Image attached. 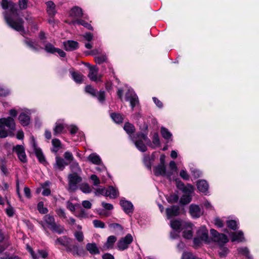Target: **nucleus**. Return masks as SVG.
<instances>
[{
    "label": "nucleus",
    "mask_w": 259,
    "mask_h": 259,
    "mask_svg": "<svg viewBox=\"0 0 259 259\" xmlns=\"http://www.w3.org/2000/svg\"><path fill=\"white\" fill-rule=\"evenodd\" d=\"M2 6L4 9L7 10L4 14V17L8 25L17 31L24 32V21L20 16L16 5L7 0H2Z\"/></svg>",
    "instance_id": "nucleus-1"
},
{
    "label": "nucleus",
    "mask_w": 259,
    "mask_h": 259,
    "mask_svg": "<svg viewBox=\"0 0 259 259\" xmlns=\"http://www.w3.org/2000/svg\"><path fill=\"white\" fill-rule=\"evenodd\" d=\"M15 120L11 117L0 118V138H5L8 136H13V132L15 130Z\"/></svg>",
    "instance_id": "nucleus-2"
},
{
    "label": "nucleus",
    "mask_w": 259,
    "mask_h": 259,
    "mask_svg": "<svg viewBox=\"0 0 259 259\" xmlns=\"http://www.w3.org/2000/svg\"><path fill=\"white\" fill-rule=\"evenodd\" d=\"M210 234L213 240L219 245V253L221 257H225L228 253V249L224 246V244L229 241L228 237L223 234L219 233L214 229L210 230Z\"/></svg>",
    "instance_id": "nucleus-3"
},
{
    "label": "nucleus",
    "mask_w": 259,
    "mask_h": 259,
    "mask_svg": "<svg viewBox=\"0 0 259 259\" xmlns=\"http://www.w3.org/2000/svg\"><path fill=\"white\" fill-rule=\"evenodd\" d=\"M40 224L45 230L48 228L58 234L63 232L64 228L60 225H57L55 223L54 218L50 214L44 216L43 221H40Z\"/></svg>",
    "instance_id": "nucleus-4"
},
{
    "label": "nucleus",
    "mask_w": 259,
    "mask_h": 259,
    "mask_svg": "<svg viewBox=\"0 0 259 259\" xmlns=\"http://www.w3.org/2000/svg\"><path fill=\"white\" fill-rule=\"evenodd\" d=\"M135 146L141 152L147 150L146 145L150 144V141L146 135L141 133L137 135V139L134 140Z\"/></svg>",
    "instance_id": "nucleus-5"
},
{
    "label": "nucleus",
    "mask_w": 259,
    "mask_h": 259,
    "mask_svg": "<svg viewBox=\"0 0 259 259\" xmlns=\"http://www.w3.org/2000/svg\"><path fill=\"white\" fill-rule=\"evenodd\" d=\"M68 190L75 191L78 189V184L82 181V178L77 174H71L68 175Z\"/></svg>",
    "instance_id": "nucleus-6"
},
{
    "label": "nucleus",
    "mask_w": 259,
    "mask_h": 259,
    "mask_svg": "<svg viewBox=\"0 0 259 259\" xmlns=\"http://www.w3.org/2000/svg\"><path fill=\"white\" fill-rule=\"evenodd\" d=\"M30 145L33 151L35 153V155L38 160L41 163L46 162L45 156L41 151V150L37 147L35 139L33 136L30 138Z\"/></svg>",
    "instance_id": "nucleus-7"
},
{
    "label": "nucleus",
    "mask_w": 259,
    "mask_h": 259,
    "mask_svg": "<svg viewBox=\"0 0 259 259\" xmlns=\"http://www.w3.org/2000/svg\"><path fill=\"white\" fill-rule=\"evenodd\" d=\"M133 240V238L131 234H127L125 237L119 240L117 244L118 248L120 250H124L127 249Z\"/></svg>",
    "instance_id": "nucleus-8"
},
{
    "label": "nucleus",
    "mask_w": 259,
    "mask_h": 259,
    "mask_svg": "<svg viewBox=\"0 0 259 259\" xmlns=\"http://www.w3.org/2000/svg\"><path fill=\"white\" fill-rule=\"evenodd\" d=\"M89 73L88 77L90 79L94 81H101L102 75L98 74V69L95 66H90L89 67Z\"/></svg>",
    "instance_id": "nucleus-9"
},
{
    "label": "nucleus",
    "mask_w": 259,
    "mask_h": 259,
    "mask_svg": "<svg viewBox=\"0 0 259 259\" xmlns=\"http://www.w3.org/2000/svg\"><path fill=\"white\" fill-rule=\"evenodd\" d=\"M186 226L190 228V223H186L179 220H172L170 222L171 227L175 231L180 233L181 230L184 229Z\"/></svg>",
    "instance_id": "nucleus-10"
},
{
    "label": "nucleus",
    "mask_w": 259,
    "mask_h": 259,
    "mask_svg": "<svg viewBox=\"0 0 259 259\" xmlns=\"http://www.w3.org/2000/svg\"><path fill=\"white\" fill-rule=\"evenodd\" d=\"M125 99L126 101H130L132 109L139 103L138 97L132 90H129L126 94Z\"/></svg>",
    "instance_id": "nucleus-11"
},
{
    "label": "nucleus",
    "mask_w": 259,
    "mask_h": 259,
    "mask_svg": "<svg viewBox=\"0 0 259 259\" xmlns=\"http://www.w3.org/2000/svg\"><path fill=\"white\" fill-rule=\"evenodd\" d=\"M14 150L16 153L19 159L21 162L25 163L27 161V157L23 146L21 145H17L14 148Z\"/></svg>",
    "instance_id": "nucleus-12"
},
{
    "label": "nucleus",
    "mask_w": 259,
    "mask_h": 259,
    "mask_svg": "<svg viewBox=\"0 0 259 259\" xmlns=\"http://www.w3.org/2000/svg\"><path fill=\"white\" fill-rule=\"evenodd\" d=\"M189 212L193 218H198L203 214V211L200 207L196 204H191L189 206Z\"/></svg>",
    "instance_id": "nucleus-13"
},
{
    "label": "nucleus",
    "mask_w": 259,
    "mask_h": 259,
    "mask_svg": "<svg viewBox=\"0 0 259 259\" xmlns=\"http://www.w3.org/2000/svg\"><path fill=\"white\" fill-rule=\"evenodd\" d=\"M154 172L157 176H167L170 177L172 172H166L165 164H159L155 167Z\"/></svg>",
    "instance_id": "nucleus-14"
},
{
    "label": "nucleus",
    "mask_w": 259,
    "mask_h": 259,
    "mask_svg": "<svg viewBox=\"0 0 259 259\" xmlns=\"http://www.w3.org/2000/svg\"><path fill=\"white\" fill-rule=\"evenodd\" d=\"M120 204L125 213L128 214L133 212V205L130 201L122 199L120 200Z\"/></svg>",
    "instance_id": "nucleus-15"
},
{
    "label": "nucleus",
    "mask_w": 259,
    "mask_h": 259,
    "mask_svg": "<svg viewBox=\"0 0 259 259\" xmlns=\"http://www.w3.org/2000/svg\"><path fill=\"white\" fill-rule=\"evenodd\" d=\"M180 208L179 206L173 205L170 207L166 209L167 218L169 219L171 217L177 216L179 214Z\"/></svg>",
    "instance_id": "nucleus-16"
},
{
    "label": "nucleus",
    "mask_w": 259,
    "mask_h": 259,
    "mask_svg": "<svg viewBox=\"0 0 259 259\" xmlns=\"http://www.w3.org/2000/svg\"><path fill=\"white\" fill-rule=\"evenodd\" d=\"M72 239L67 236H62L57 238L55 241L56 245H61L65 246L66 249L68 247L69 245L71 244Z\"/></svg>",
    "instance_id": "nucleus-17"
},
{
    "label": "nucleus",
    "mask_w": 259,
    "mask_h": 259,
    "mask_svg": "<svg viewBox=\"0 0 259 259\" xmlns=\"http://www.w3.org/2000/svg\"><path fill=\"white\" fill-rule=\"evenodd\" d=\"M197 237L201 240L205 242L208 241V231L206 227L202 226L197 232Z\"/></svg>",
    "instance_id": "nucleus-18"
},
{
    "label": "nucleus",
    "mask_w": 259,
    "mask_h": 259,
    "mask_svg": "<svg viewBox=\"0 0 259 259\" xmlns=\"http://www.w3.org/2000/svg\"><path fill=\"white\" fill-rule=\"evenodd\" d=\"M197 187L198 190L206 195L208 192V184L205 180H199L197 183Z\"/></svg>",
    "instance_id": "nucleus-19"
},
{
    "label": "nucleus",
    "mask_w": 259,
    "mask_h": 259,
    "mask_svg": "<svg viewBox=\"0 0 259 259\" xmlns=\"http://www.w3.org/2000/svg\"><path fill=\"white\" fill-rule=\"evenodd\" d=\"M63 44L64 48L67 51H72L78 48V42L73 40H68L64 42Z\"/></svg>",
    "instance_id": "nucleus-20"
},
{
    "label": "nucleus",
    "mask_w": 259,
    "mask_h": 259,
    "mask_svg": "<svg viewBox=\"0 0 259 259\" xmlns=\"http://www.w3.org/2000/svg\"><path fill=\"white\" fill-rule=\"evenodd\" d=\"M116 238L114 236H110L107 238L106 242L103 246V250H108L113 248L114 243L116 241Z\"/></svg>",
    "instance_id": "nucleus-21"
},
{
    "label": "nucleus",
    "mask_w": 259,
    "mask_h": 259,
    "mask_svg": "<svg viewBox=\"0 0 259 259\" xmlns=\"http://www.w3.org/2000/svg\"><path fill=\"white\" fill-rule=\"evenodd\" d=\"M24 41L27 46L30 48L33 51H38L40 49H43L42 47L39 46L35 42L33 41L29 38H26Z\"/></svg>",
    "instance_id": "nucleus-22"
},
{
    "label": "nucleus",
    "mask_w": 259,
    "mask_h": 259,
    "mask_svg": "<svg viewBox=\"0 0 259 259\" xmlns=\"http://www.w3.org/2000/svg\"><path fill=\"white\" fill-rule=\"evenodd\" d=\"M88 160L92 163L96 165L102 164L100 157L96 153H92L88 157Z\"/></svg>",
    "instance_id": "nucleus-23"
},
{
    "label": "nucleus",
    "mask_w": 259,
    "mask_h": 259,
    "mask_svg": "<svg viewBox=\"0 0 259 259\" xmlns=\"http://www.w3.org/2000/svg\"><path fill=\"white\" fill-rule=\"evenodd\" d=\"M244 240L245 239L243 236V233L241 231L234 232L232 235L231 241L232 242L237 241L238 242H240L244 241Z\"/></svg>",
    "instance_id": "nucleus-24"
},
{
    "label": "nucleus",
    "mask_w": 259,
    "mask_h": 259,
    "mask_svg": "<svg viewBox=\"0 0 259 259\" xmlns=\"http://www.w3.org/2000/svg\"><path fill=\"white\" fill-rule=\"evenodd\" d=\"M88 251L92 254H97L100 253V251L97 245L95 243H88L86 245Z\"/></svg>",
    "instance_id": "nucleus-25"
},
{
    "label": "nucleus",
    "mask_w": 259,
    "mask_h": 259,
    "mask_svg": "<svg viewBox=\"0 0 259 259\" xmlns=\"http://www.w3.org/2000/svg\"><path fill=\"white\" fill-rule=\"evenodd\" d=\"M119 195V193L117 189L112 186H110L107 189L106 196L110 198H115Z\"/></svg>",
    "instance_id": "nucleus-26"
},
{
    "label": "nucleus",
    "mask_w": 259,
    "mask_h": 259,
    "mask_svg": "<svg viewBox=\"0 0 259 259\" xmlns=\"http://www.w3.org/2000/svg\"><path fill=\"white\" fill-rule=\"evenodd\" d=\"M21 124L23 126L27 125L30 122L29 116L24 113H21L18 117Z\"/></svg>",
    "instance_id": "nucleus-27"
},
{
    "label": "nucleus",
    "mask_w": 259,
    "mask_h": 259,
    "mask_svg": "<svg viewBox=\"0 0 259 259\" xmlns=\"http://www.w3.org/2000/svg\"><path fill=\"white\" fill-rule=\"evenodd\" d=\"M70 15L73 17H81L82 15V9L78 7L75 6L71 9Z\"/></svg>",
    "instance_id": "nucleus-28"
},
{
    "label": "nucleus",
    "mask_w": 259,
    "mask_h": 259,
    "mask_svg": "<svg viewBox=\"0 0 259 259\" xmlns=\"http://www.w3.org/2000/svg\"><path fill=\"white\" fill-rule=\"evenodd\" d=\"M66 165H67V164L65 163L63 159L58 156L56 157V164L55 165V168L56 169L62 170L64 168L65 166Z\"/></svg>",
    "instance_id": "nucleus-29"
},
{
    "label": "nucleus",
    "mask_w": 259,
    "mask_h": 259,
    "mask_svg": "<svg viewBox=\"0 0 259 259\" xmlns=\"http://www.w3.org/2000/svg\"><path fill=\"white\" fill-rule=\"evenodd\" d=\"M70 169L73 172L72 174H79L81 173V169L79 164L76 161H72L70 164Z\"/></svg>",
    "instance_id": "nucleus-30"
},
{
    "label": "nucleus",
    "mask_w": 259,
    "mask_h": 259,
    "mask_svg": "<svg viewBox=\"0 0 259 259\" xmlns=\"http://www.w3.org/2000/svg\"><path fill=\"white\" fill-rule=\"evenodd\" d=\"M47 5V11L50 16H53L56 13L55 5L51 1L48 2Z\"/></svg>",
    "instance_id": "nucleus-31"
},
{
    "label": "nucleus",
    "mask_w": 259,
    "mask_h": 259,
    "mask_svg": "<svg viewBox=\"0 0 259 259\" xmlns=\"http://www.w3.org/2000/svg\"><path fill=\"white\" fill-rule=\"evenodd\" d=\"M64 127V124L60 121H58L56 122L55 127L54 128V135L56 136L62 133Z\"/></svg>",
    "instance_id": "nucleus-32"
},
{
    "label": "nucleus",
    "mask_w": 259,
    "mask_h": 259,
    "mask_svg": "<svg viewBox=\"0 0 259 259\" xmlns=\"http://www.w3.org/2000/svg\"><path fill=\"white\" fill-rule=\"evenodd\" d=\"M71 74L72 77L76 83H80L82 82L84 77L82 74L79 72L75 71L71 72Z\"/></svg>",
    "instance_id": "nucleus-33"
},
{
    "label": "nucleus",
    "mask_w": 259,
    "mask_h": 259,
    "mask_svg": "<svg viewBox=\"0 0 259 259\" xmlns=\"http://www.w3.org/2000/svg\"><path fill=\"white\" fill-rule=\"evenodd\" d=\"M189 228L188 226L184 227V229H185L183 232V237L186 239H190L193 236L192 233V225L190 223V227Z\"/></svg>",
    "instance_id": "nucleus-34"
},
{
    "label": "nucleus",
    "mask_w": 259,
    "mask_h": 259,
    "mask_svg": "<svg viewBox=\"0 0 259 259\" xmlns=\"http://www.w3.org/2000/svg\"><path fill=\"white\" fill-rule=\"evenodd\" d=\"M52 143L53 145L52 151L54 153H57L61 147L60 141L58 139H53L52 141Z\"/></svg>",
    "instance_id": "nucleus-35"
},
{
    "label": "nucleus",
    "mask_w": 259,
    "mask_h": 259,
    "mask_svg": "<svg viewBox=\"0 0 259 259\" xmlns=\"http://www.w3.org/2000/svg\"><path fill=\"white\" fill-rule=\"evenodd\" d=\"M66 250L67 251L72 252V253L73 255H80V253L79 251L78 246L75 244L71 245V244H70V245H69L68 247H67Z\"/></svg>",
    "instance_id": "nucleus-36"
},
{
    "label": "nucleus",
    "mask_w": 259,
    "mask_h": 259,
    "mask_svg": "<svg viewBox=\"0 0 259 259\" xmlns=\"http://www.w3.org/2000/svg\"><path fill=\"white\" fill-rule=\"evenodd\" d=\"M111 117L117 123L122 122L123 120V116L119 113H112L111 114Z\"/></svg>",
    "instance_id": "nucleus-37"
},
{
    "label": "nucleus",
    "mask_w": 259,
    "mask_h": 259,
    "mask_svg": "<svg viewBox=\"0 0 259 259\" xmlns=\"http://www.w3.org/2000/svg\"><path fill=\"white\" fill-rule=\"evenodd\" d=\"M79 189L84 193H90L92 191V189L90 185L87 183H82L79 186Z\"/></svg>",
    "instance_id": "nucleus-38"
},
{
    "label": "nucleus",
    "mask_w": 259,
    "mask_h": 259,
    "mask_svg": "<svg viewBox=\"0 0 259 259\" xmlns=\"http://www.w3.org/2000/svg\"><path fill=\"white\" fill-rule=\"evenodd\" d=\"M107 189L105 187H100L97 188H94V193L96 196L100 195L106 196Z\"/></svg>",
    "instance_id": "nucleus-39"
},
{
    "label": "nucleus",
    "mask_w": 259,
    "mask_h": 259,
    "mask_svg": "<svg viewBox=\"0 0 259 259\" xmlns=\"http://www.w3.org/2000/svg\"><path fill=\"white\" fill-rule=\"evenodd\" d=\"M66 207L71 212H74L76 208L80 207V205L78 203L73 204L70 200H68L66 202Z\"/></svg>",
    "instance_id": "nucleus-40"
},
{
    "label": "nucleus",
    "mask_w": 259,
    "mask_h": 259,
    "mask_svg": "<svg viewBox=\"0 0 259 259\" xmlns=\"http://www.w3.org/2000/svg\"><path fill=\"white\" fill-rule=\"evenodd\" d=\"M73 23L78 24V25H81L89 30L93 29V27L91 26V25L90 24H89L88 22H86L85 21H84L83 20H81V19L77 20L76 21L73 22Z\"/></svg>",
    "instance_id": "nucleus-41"
},
{
    "label": "nucleus",
    "mask_w": 259,
    "mask_h": 259,
    "mask_svg": "<svg viewBox=\"0 0 259 259\" xmlns=\"http://www.w3.org/2000/svg\"><path fill=\"white\" fill-rule=\"evenodd\" d=\"M194 187L191 184H187L184 186V188L182 190L184 194L191 195L194 192Z\"/></svg>",
    "instance_id": "nucleus-42"
},
{
    "label": "nucleus",
    "mask_w": 259,
    "mask_h": 259,
    "mask_svg": "<svg viewBox=\"0 0 259 259\" xmlns=\"http://www.w3.org/2000/svg\"><path fill=\"white\" fill-rule=\"evenodd\" d=\"M161 133L163 138L166 140L170 139L172 136L171 134L168 130L164 127L161 128Z\"/></svg>",
    "instance_id": "nucleus-43"
},
{
    "label": "nucleus",
    "mask_w": 259,
    "mask_h": 259,
    "mask_svg": "<svg viewBox=\"0 0 259 259\" xmlns=\"http://www.w3.org/2000/svg\"><path fill=\"white\" fill-rule=\"evenodd\" d=\"M44 46H45L44 49L47 52L49 53H52V54H54V53H56L57 48H55L53 46V45H52L51 44L48 42V43H47L45 45H44Z\"/></svg>",
    "instance_id": "nucleus-44"
},
{
    "label": "nucleus",
    "mask_w": 259,
    "mask_h": 259,
    "mask_svg": "<svg viewBox=\"0 0 259 259\" xmlns=\"http://www.w3.org/2000/svg\"><path fill=\"white\" fill-rule=\"evenodd\" d=\"M191 200V195L184 194L181 198L180 202L183 204L189 203Z\"/></svg>",
    "instance_id": "nucleus-45"
},
{
    "label": "nucleus",
    "mask_w": 259,
    "mask_h": 259,
    "mask_svg": "<svg viewBox=\"0 0 259 259\" xmlns=\"http://www.w3.org/2000/svg\"><path fill=\"white\" fill-rule=\"evenodd\" d=\"M75 215L80 219L87 218L89 217L87 211L82 208L77 211Z\"/></svg>",
    "instance_id": "nucleus-46"
},
{
    "label": "nucleus",
    "mask_w": 259,
    "mask_h": 259,
    "mask_svg": "<svg viewBox=\"0 0 259 259\" xmlns=\"http://www.w3.org/2000/svg\"><path fill=\"white\" fill-rule=\"evenodd\" d=\"M124 130L128 134L130 135L134 133L135 131V127L133 124L127 122L124 124Z\"/></svg>",
    "instance_id": "nucleus-47"
},
{
    "label": "nucleus",
    "mask_w": 259,
    "mask_h": 259,
    "mask_svg": "<svg viewBox=\"0 0 259 259\" xmlns=\"http://www.w3.org/2000/svg\"><path fill=\"white\" fill-rule=\"evenodd\" d=\"M160 145V141L158 137V135L157 134L155 133L153 135L152 139V147L153 148H155L159 146Z\"/></svg>",
    "instance_id": "nucleus-48"
},
{
    "label": "nucleus",
    "mask_w": 259,
    "mask_h": 259,
    "mask_svg": "<svg viewBox=\"0 0 259 259\" xmlns=\"http://www.w3.org/2000/svg\"><path fill=\"white\" fill-rule=\"evenodd\" d=\"M166 199L167 201L169 203H176L179 200V196H178L177 194L174 193L170 194L168 196H167Z\"/></svg>",
    "instance_id": "nucleus-49"
},
{
    "label": "nucleus",
    "mask_w": 259,
    "mask_h": 259,
    "mask_svg": "<svg viewBox=\"0 0 259 259\" xmlns=\"http://www.w3.org/2000/svg\"><path fill=\"white\" fill-rule=\"evenodd\" d=\"M90 179L94 186H98L101 184V181L96 175H92Z\"/></svg>",
    "instance_id": "nucleus-50"
},
{
    "label": "nucleus",
    "mask_w": 259,
    "mask_h": 259,
    "mask_svg": "<svg viewBox=\"0 0 259 259\" xmlns=\"http://www.w3.org/2000/svg\"><path fill=\"white\" fill-rule=\"evenodd\" d=\"M144 163L145 166L149 169H151L152 161L150 156L145 155L144 157Z\"/></svg>",
    "instance_id": "nucleus-51"
},
{
    "label": "nucleus",
    "mask_w": 259,
    "mask_h": 259,
    "mask_svg": "<svg viewBox=\"0 0 259 259\" xmlns=\"http://www.w3.org/2000/svg\"><path fill=\"white\" fill-rule=\"evenodd\" d=\"M85 91L92 96H96V90L91 85H88L86 86Z\"/></svg>",
    "instance_id": "nucleus-52"
},
{
    "label": "nucleus",
    "mask_w": 259,
    "mask_h": 259,
    "mask_svg": "<svg viewBox=\"0 0 259 259\" xmlns=\"http://www.w3.org/2000/svg\"><path fill=\"white\" fill-rule=\"evenodd\" d=\"M95 97L97 98L100 102L103 103L105 99V92L103 91H99L97 94L96 93V96Z\"/></svg>",
    "instance_id": "nucleus-53"
},
{
    "label": "nucleus",
    "mask_w": 259,
    "mask_h": 259,
    "mask_svg": "<svg viewBox=\"0 0 259 259\" xmlns=\"http://www.w3.org/2000/svg\"><path fill=\"white\" fill-rule=\"evenodd\" d=\"M227 224L228 227L232 229V230H236L237 229V224L236 221L234 220H229L227 222Z\"/></svg>",
    "instance_id": "nucleus-54"
},
{
    "label": "nucleus",
    "mask_w": 259,
    "mask_h": 259,
    "mask_svg": "<svg viewBox=\"0 0 259 259\" xmlns=\"http://www.w3.org/2000/svg\"><path fill=\"white\" fill-rule=\"evenodd\" d=\"M37 209L41 213L45 214L48 212L47 208L44 207V203L42 202H39L38 203Z\"/></svg>",
    "instance_id": "nucleus-55"
},
{
    "label": "nucleus",
    "mask_w": 259,
    "mask_h": 259,
    "mask_svg": "<svg viewBox=\"0 0 259 259\" xmlns=\"http://www.w3.org/2000/svg\"><path fill=\"white\" fill-rule=\"evenodd\" d=\"M93 223L95 228H104L105 227V224L100 220H95L93 221Z\"/></svg>",
    "instance_id": "nucleus-56"
},
{
    "label": "nucleus",
    "mask_w": 259,
    "mask_h": 259,
    "mask_svg": "<svg viewBox=\"0 0 259 259\" xmlns=\"http://www.w3.org/2000/svg\"><path fill=\"white\" fill-rule=\"evenodd\" d=\"M182 259H201L198 257H196L190 252H184L183 254Z\"/></svg>",
    "instance_id": "nucleus-57"
},
{
    "label": "nucleus",
    "mask_w": 259,
    "mask_h": 259,
    "mask_svg": "<svg viewBox=\"0 0 259 259\" xmlns=\"http://www.w3.org/2000/svg\"><path fill=\"white\" fill-rule=\"evenodd\" d=\"M67 128L70 131V134L72 135L76 134L78 130V127L75 125H70L67 126Z\"/></svg>",
    "instance_id": "nucleus-58"
},
{
    "label": "nucleus",
    "mask_w": 259,
    "mask_h": 259,
    "mask_svg": "<svg viewBox=\"0 0 259 259\" xmlns=\"http://www.w3.org/2000/svg\"><path fill=\"white\" fill-rule=\"evenodd\" d=\"M74 236L78 241L82 242L83 240L84 237L81 231L76 232L74 233Z\"/></svg>",
    "instance_id": "nucleus-59"
},
{
    "label": "nucleus",
    "mask_w": 259,
    "mask_h": 259,
    "mask_svg": "<svg viewBox=\"0 0 259 259\" xmlns=\"http://www.w3.org/2000/svg\"><path fill=\"white\" fill-rule=\"evenodd\" d=\"M37 256L41 257L43 258H45L48 256V253L44 250H38L37 251V254H35Z\"/></svg>",
    "instance_id": "nucleus-60"
},
{
    "label": "nucleus",
    "mask_w": 259,
    "mask_h": 259,
    "mask_svg": "<svg viewBox=\"0 0 259 259\" xmlns=\"http://www.w3.org/2000/svg\"><path fill=\"white\" fill-rule=\"evenodd\" d=\"M28 0H19V6L21 9H26L27 8Z\"/></svg>",
    "instance_id": "nucleus-61"
},
{
    "label": "nucleus",
    "mask_w": 259,
    "mask_h": 259,
    "mask_svg": "<svg viewBox=\"0 0 259 259\" xmlns=\"http://www.w3.org/2000/svg\"><path fill=\"white\" fill-rule=\"evenodd\" d=\"M239 253L242 254L247 257L249 255V250L247 247L240 248L238 249Z\"/></svg>",
    "instance_id": "nucleus-62"
},
{
    "label": "nucleus",
    "mask_w": 259,
    "mask_h": 259,
    "mask_svg": "<svg viewBox=\"0 0 259 259\" xmlns=\"http://www.w3.org/2000/svg\"><path fill=\"white\" fill-rule=\"evenodd\" d=\"M64 158L67 160H70V161H71V162L72 161H73V155L70 152H68V151H66L64 153Z\"/></svg>",
    "instance_id": "nucleus-63"
},
{
    "label": "nucleus",
    "mask_w": 259,
    "mask_h": 259,
    "mask_svg": "<svg viewBox=\"0 0 259 259\" xmlns=\"http://www.w3.org/2000/svg\"><path fill=\"white\" fill-rule=\"evenodd\" d=\"M180 175L184 180H188L189 179V176L185 170H181Z\"/></svg>",
    "instance_id": "nucleus-64"
}]
</instances>
